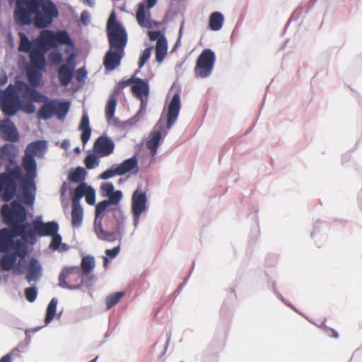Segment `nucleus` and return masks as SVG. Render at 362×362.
I'll return each mask as SVG.
<instances>
[{
    "label": "nucleus",
    "mask_w": 362,
    "mask_h": 362,
    "mask_svg": "<svg viewBox=\"0 0 362 362\" xmlns=\"http://www.w3.org/2000/svg\"><path fill=\"white\" fill-rule=\"evenodd\" d=\"M40 329H41V327H36V328H35V329H32V330H26V331H25V336H26V337H25V341H26V344H27V345H28V344H30V338H31V337H30V334H29V333H30V332H31L32 333H35V332H37V331H39Z\"/></svg>",
    "instance_id": "nucleus-60"
},
{
    "label": "nucleus",
    "mask_w": 362,
    "mask_h": 362,
    "mask_svg": "<svg viewBox=\"0 0 362 362\" xmlns=\"http://www.w3.org/2000/svg\"><path fill=\"white\" fill-rule=\"evenodd\" d=\"M49 48H52L49 44H45L39 47L38 51L32 52L30 54V69L44 70L46 65L45 53Z\"/></svg>",
    "instance_id": "nucleus-21"
},
{
    "label": "nucleus",
    "mask_w": 362,
    "mask_h": 362,
    "mask_svg": "<svg viewBox=\"0 0 362 362\" xmlns=\"http://www.w3.org/2000/svg\"><path fill=\"white\" fill-rule=\"evenodd\" d=\"M112 211L113 212V214H114V216L115 218H117V216L122 215V211L120 209H112Z\"/></svg>",
    "instance_id": "nucleus-64"
},
{
    "label": "nucleus",
    "mask_w": 362,
    "mask_h": 362,
    "mask_svg": "<svg viewBox=\"0 0 362 362\" xmlns=\"http://www.w3.org/2000/svg\"><path fill=\"white\" fill-rule=\"evenodd\" d=\"M42 70L29 68L27 72V77L31 86L37 87L40 85L42 78Z\"/></svg>",
    "instance_id": "nucleus-39"
},
{
    "label": "nucleus",
    "mask_w": 362,
    "mask_h": 362,
    "mask_svg": "<svg viewBox=\"0 0 362 362\" xmlns=\"http://www.w3.org/2000/svg\"><path fill=\"white\" fill-rule=\"evenodd\" d=\"M147 191L146 188L141 189L138 186L134 191L131 199V212L133 217V225L136 228L139 224L141 215L147 209Z\"/></svg>",
    "instance_id": "nucleus-10"
},
{
    "label": "nucleus",
    "mask_w": 362,
    "mask_h": 362,
    "mask_svg": "<svg viewBox=\"0 0 362 362\" xmlns=\"http://www.w3.org/2000/svg\"><path fill=\"white\" fill-rule=\"evenodd\" d=\"M35 88L36 87H33V90L30 94L29 100L32 101L33 103L47 102L48 100V98L45 95L36 90Z\"/></svg>",
    "instance_id": "nucleus-46"
},
{
    "label": "nucleus",
    "mask_w": 362,
    "mask_h": 362,
    "mask_svg": "<svg viewBox=\"0 0 362 362\" xmlns=\"http://www.w3.org/2000/svg\"><path fill=\"white\" fill-rule=\"evenodd\" d=\"M49 237H51L52 238L51 243L49 244V247L53 250H58L59 248L60 245L62 244V237L61 236L60 234H59L58 232H56V233H54L52 235H50Z\"/></svg>",
    "instance_id": "nucleus-49"
},
{
    "label": "nucleus",
    "mask_w": 362,
    "mask_h": 362,
    "mask_svg": "<svg viewBox=\"0 0 362 362\" xmlns=\"http://www.w3.org/2000/svg\"><path fill=\"white\" fill-rule=\"evenodd\" d=\"M57 303L58 299L57 298H53L49 303L46 309L45 318V323L46 325H49L56 315Z\"/></svg>",
    "instance_id": "nucleus-38"
},
{
    "label": "nucleus",
    "mask_w": 362,
    "mask_h": 362,
    "mask_svg": "<svg viewBox=\"0 0 362 362\" xmlns=\"http://www.w3.org/2000/svg\"><path fill=\"white\" fill-rule=\"evenodd\" d=\"M49 59L52 65H59L63 60L62 54L57 50L52 51L49 54Z\"/></svg>",
    "instance_id": "nucleus-50"
},
{
    "label": "nucleus",
    "mask_w": 362,
    "mask_h": 362,
    "mask_svg": "<svg viewBox=\"0 0 362 362\" xmlns=\"http://www.w3.org/2000/svg\"><path fill=\"white\" fill-rule=\"evenodd\" d=\"M124 292L119 291L107 296L105 299L107 310L110 309L112 307L116 305L119 301V300L124 296Z\"/></svg>",
    "instance_id": "nucleus-43"
},
{
    "label": "nucleus",
    "mask_w": 362,
    "mask_h": 362,
    "mask_svg": "<svg viewBox=\"0 0 362 362\" xmlns=\"http://www.w3.org/2000/svg\"><path fill=\"white\" fill-rule=\"evenodd\" d=\"M87 172L83 167L78 166L71 170L69 173V180L74 183L84 182Z\"/></svg>",
    "instance_id": "nucleus-35"
},
{
    "label": "nucleus",
    "mask_w": 362,
    "mask_h": 362,
    "mask_svg": "<svg viewBox=\"0 0 362 362\" xmlns=\"http://www.w3.org/2000/svg\"><path fill=\"white\" fill-rule=\"evenodd\" d=\"M141 101V105L137 113L133 116L132 118L127 121V123L131 126L134 125L137 123L141 118L142 115L144 114L146 107H147V100L148 96H143L141 98H139Z\"/></svg>",
    "instance_id": "nucleus-37"
},
{
    "label": "nucleus",
    "mask_w": 362,
    "mask_h": 362,
    "mask_svg": "<svg viewBox=\"0 0 362 362\" xmlns=\"http://www.w3.org/2000/svg\"><path fill=\"white\" fill-rule=\"evenodd\" d=\"M79 130L82 132L81 139L83 144H86L90 138L91 128L90 127L89 118L87 114L82 115L81 122L78 127Z\"/></svg>",
    "instance_id": "nucleus-28"
},
{
    "label": "nucleus",
    "mask_w": 362,
    "mask_h": 362,
    "mask_svg": "<svg viewBox=\"0 0 362 362\" xmlns=\"http://www.w3.org/2000/svg\"><path fill=\"white\" fill-rule=\"evenodd\" d=\"M19 37V51L30 54L32 52L38 51L39 47L45 44H49L52 47H57L59 45L74 46V42L66 30H59L54 33L50 30H45L41 33L40 38L34 42H31L23 33H20Z\"/></svg>",
    "instance_id": "nucleus-3"
},
{
    "label": "nucleus",
    "mask_w": 362,
    "mask_h": 362,
    "mask_svg": "<svg viewBox=\"0 0 362 362\" xmlns=\"http://www.w3.org/2000/svg\"><path fill=\"white\" fill-rule=\"evenodd\" d=\"M24 231L25 228L23 231L11 228L9 229L4 228L0 230V252H11L13 247L14 238L20 236L23 240Z\"/></svg>",
    "instance_id": "nucleus-14"
},
{
    "label": "nucleus",
    "mask_w": 362,
    "mask_h": 362,
    "mask_svg": "<svg viewBox=\"0 0 362 362\" xmlns=\"http://www.w3.org/2000/svg\"><path fill=\"white\" fill-rule=\"evenodd\" d=\"M8 81L7 76L6 74L1 75L0 76V85L3 86Z\"/></svg>",
    "instance_id": "nucleus-63"
},
{
    "label": "nucleus",
    "mask_w": 362,
    "mask_h": 362,
    "mask_svg": "<svg viewBox=\"0 0 362 362\" xmlns=\"http://www.w3.org/2000/svg\"><path fill=\"white\" fill-rule=\"evenodd\" d=\"M5 255L1 259V267L4 271H10L14 267L17 261L16 255L11 252H4Z\"/></svg>",
    "instance_id": "nucleus-33"
},
{
    "label": "nucleus",
    "mask_w": 362,
    "mask_h": 362,
    "mask_svg": "<svg viewBox=\"0 0 362 362\" xmlns=\"http://www.w3.org/2000/svg\"><path fill=\"white\" fill-rule=\"evenodd\" d=\"M22 262H23L21 260L18 261V262H16L14 267H13L12 269L13 272L17 274H21L23 273V269L22 268Z\"/></svg>",
    "instance_id": "nucleus-59"
},
{
    "label": "nucleus",
    "mask_w": 362,
    "mask_h": 362,
    "mask_svg": "<svg viewBox=\"0 0 362 362\" xmlns=\"http://www.w3.org/2000/svg\"><path fill=\"white\" fill-rule=\"evenodd\" d=\"M136 80V76L134 75L132 76L129 79H127V80H122L121 81L119 82L118 85L119 86L120 88H123L132 83L134 84V81Z\"/></svg>",
    "instance_id": "nucleus-58"
},
{
    "label": "nucleus",
    "mask_w": 362,
    "mask_h": 362,
    "mask_svg": "<svg viewBox=\"0 0 362 362\" xmlns=\"http://www.w3.org/2000/svg\"><path fill=\"white\" fill-rule=\"evenodd\" d=\"M84 163L87 168L93 169L98 166L100 161L95 154L90 153L86 157Z\"/></svg>",
    "instance_id": "nucleus-44"
},
{
    "label": "nucleus",
    "mask_w": 362,
    "mask_h": 362,
    "mask_svg": "<svg viewBox=\"0 0 362 362\" xmlns=\"http://www.w3.org/2000/svg\"><path fill=\"white\" fill-rule=\"evenodd\" d=\"M47 151V142L45 140H38L30 143L25 151L22 158V166L29 182H33L37 175V165L35 156L43 158Z\"/></svg>",
    "instance_id": "nucleus-5"
},
{
    "label": "nucleus",
    "mask_w": 362,
    "mask_h": 362,
    "mask_svg": "<svg viewBox=\"0 0 362 362\" xmlns=\"http://www.w3.org/2000/svg\"><path fill=\"white\" fill-rule=\"evenodd\" d=\"M95 233L97 238L101 240L114 242L117 239V236H119V239L121 240L124 233V225L122 221H117L115 231L109 232L104 229V233L103 234L98 232V230Z\"/></svg>",
    "instance_id": "nucleus-25"
},
{
    "label": "nucleus",
    "mask_w": 362,
    "mask_h": 362,
    "mask_svg": "<svg viewBox=\"0 0 362 362\" xmlns=\"http://www.w3.org/2000/svg\"><path fill=\"white\" fill-rule=\"evenodd\" d=\"M87 76V71L85 67L79 68L76 74V78L78 82H84Z\"/></svg>",
    "instance_id": "nucleus-56"
},
{
    "label": "nucleus",
    "mask_w": 362,
    "mask_h": 362,
    "mask_svg": "<svg viewBox=\"0 0 362 362\" xmlns=\"http://www.w3.org/2000/svg\"><path fill=\"white\" fill-rule=\"evenodd\" d=\"M21 100L16 87L9 84L0 95V107L4 114L8 117L15 115L19 111Z\"/></svg>",
    "instance_id": "nucleus-8"
},
{
    "label": "nucleus",
    "mask_w": 362,
    "mask_h": 362,
    "mask_svg": "<svg viewBox=\"0 0 362 362\" xmlns=\"http://www.w3.org/2000/svg\"><path fill=\"white\" fill-rule=\"evenodd\" d=\"M59 15L56 4L52 0H45L37 2V6L32 4L24 7L15 23L19 26L33 23L36 28L44 29L49 27Z\"/></svg>",
    "instance_id": "nucleus-2"
},
{
    "label": "nucleus",
    "mask_w": 362,
    "mask_h": 362,
    "mask_svg": "<svg viewBox=\"0 0 362 362\" xmlns=\"http://www.w3.org/2000/svg\"><path fill=\"white\" fill-rule=\"evenodd\" d=\"M95 266V259L93 255L83 256L81 259V269L83 275L88 276Z\"/></svg>",
    "instance_id": "nucleus-32"
},
{
    "label": "nucleus",
    "mask_w": 362,
    "mask_h": 362,
    "mask_svg": "<svg viewBox=\"0 0 362 362\" xmlns=\"http://www.w3.org/2000/svg\"><path fill=\"white\" fill-rule=\"evenodd\" d=\"M86 201L89 205L95 204V190L91 187L85 196Z\"/></svg>",
    "instance_id": "nucleus-52"
},
{
    "label": "nucleus",
    "mask_w": 362,
    "mask_h": 362,
    "mask_svg": "<svg viewBox=\"0 0 362 362\" xmlns=\"http://www.w3.org/2000/svg\"><path fill=\"white\" fill-rule=\"evenodd\" d=\"M0 362H11V353L4 355L1 359Z\"/></svg>",
    "instance_id": "nucleus-62"
},
{
    "label": "nucleus",
    "mask_w": 362,
    "mask_h": 362,
    "mask_svg": "<svg viewBox=\"0 0 362 362\" xmlns=\"http://www.w3.org/2000/svg\"><path fill=\"white\" fill-rule=\"evenodd\" d=\"M120 175H123L127 173H131L136 175L139 172V162L136 155L125 159L121 163L116 165Z\"/></svg>",
    "instance_id": "nucleus-24"
},
{
    "label": "nucleus",
    "mask_w": 362,
    "mask_h": 362,
    "mask_svg": "<svg viewBox=\"0 0 362 362\" xmlns=\"http://www.w3.org/2000/svg\"><path fill=\"white\" fill-rule=\"evenodd\" d=\"M74 57H75V56L74 54H71V55H69L66 59V64H64V65H68L70 66H73L74 69H75Z\"/></svg>",
    "instance_id": "nucleus-61"
},
{
    "label": "nucleus",
    "mask_w": 362,
    "mask_h": 362,
    "mask_svg": "<svg viewBox=\"0 0 362 362\" xmlns=\"http://www.w3.org/2000/svg\"><path fill=\"white\" fill-rule=\"evenodd\" d=\"M81 25L87 26L90 23V13L88 11H83L80 17Z\"/></svg>",
    "instance_id": "nucleus-55"
},
{
    "label": "nucleus",
    "mask_w": 362,
    "mask_h": 362,
    "mask_svg": "<svg viewBox=\"0 0 362 362\" xmlns=\"http://www.w3.org/2000/svg\"><path fill=\"white\" fill-rule=\"evenodd\" d=\"M117 99L115 95H111L106 105L105 115L108 123L111 122L115 112Z\"/></svg>",
    "instance_id": "nucleus-41"
},
{
    "label": "nucleus",
    "mask_w": 362,
    "mask_h": 362,
    "mask_svg": "<svg viewBox=\"0 0 362 362\" xmlns=\"http://www.w3.org/2000/svg\"><path fill=\"white\" fill-rule=\"evenodd\" d=\"M13 85L16 87V91L20 95V98L29 100L30 94L33 90V86L31 87L25 82L20 80H17L15 84Z\"/></svg>",
    "instance_id": "nucleus-31"
},
{
    "label": "nucleus",
    "mask_w": 362,
    "mask_h": 362,
    "mask_svg": "<svg viewBox=\"0 0 362 362\" xmlns=\"http://www.w3.org/2000/svg\"><path fill=\"white\" fill-rule=\"evenodd\" d=\"M80 269L76 266H71L64 267L59 274L58 286L62 288L73 290H79L81 288L83 279L81 283L77 285H70L67 283L66 279L72 274H78Z\"/></svg>",
    "instance_id": "nucleus-22"
},
{
    "label": "nucleus",
    "mask_w": 362,
    "mask_h": 362,
    "mask_svg": "<svg viewBox=\"0 0 362 362\" xmlns=\"http://www.w3.org/2000/svg\"><path fill=\"white\" fill-rule=\"evenodd\" d=\"M23 204L18 199V201H12L10 205L4 204L1 207V214L3 221L11 229L23 231L24 228L27 230L28 228V213Z\"/></svg>",
    "instance_id": "nucleus-4"
},
{
    "label": "nucleus",
    "mask_w": 362,
    "mask_h": 362,
    "mask_svg": "<svg viewBox=\"0 0 362 362\" xmlns=\"http://www.w3.org/2000/svg\"><path fill=\"white\" fill-rule=\"evenodd\" d=\"M29 182L26 173L23 174L20 165L16 168H11V165L6 166L5 171L0 173V199L6 203L11 201L20 186L22 194L18 196V199L26 206H33L37 192L35 179H33L31 183Z\"/></svg>",
    "instance_id": "nucleus-1"
},
{
    "label": "nucleus",
    "mask_w": 362,
    "mask_h": 362,
    "mask_svg": "<svg viewBox=\"0 0 362 362\" xmlns=\"http://www.w3.org/2000/svg\"><path fill=\"white\" fill-rule=\"evenodd\" d=\"M163 133L164 136L168 134V131L165 130L164 127L163 112L162 113L159 120L153 127L146 143V146L149 149L151 156L152 157L155 156L157 153L158 148L163 139Z\"/></svg>",
    "instance_id": "nucleus-12"
},
{
    "label": "nucleus",
    "mask_w": 362,
    "mask_h": 362,
    "mask_svg": "<svg viewBox=\"0 0 362 362\" xmlns=\"http://www.w3.org/2000/svg\"><path fill=\"white\" fill-rule=\"evenodd\" d=\"M120 196V193H117L112 198L100 202L96 204L93 226V230L95 233L98 230V232L100 233L101 234L104 233V228L103 227V217L101 216V214L107 209L108 206L111 205L116 206L119 204V203L121 202Z\"/></svg>",
    "instance_id": "nucleus-13"
},
{
    "label": "nucleus",
    "mask_w": 362,
    "mask_h": 362,
    "mask_svg": "<svg viewBox=\"0 0 362 362\" xmlns=\"http://www.w3.org/2000/svg\"><path fill=\"white\" fill-rule=\"evenodd\" d=\"M19 110H21L27 114H33L35 111V106L32 101H25L21 99Z\"/></svg>",
    "instance_id": "nucleus-45"
},
{
    "label": "nucleus",
    "mask_w": 362,
    "mask_h": 362,
    "mask_svg": "<svg viewBox=\"0 0 362 362\" xmlns=\"http://www.w3.org/2000/svg\"><path fill=\"white\" fill-rule=\"evenodd\" d=\"M132 93L136 96L137 98H141L143 96H148L149 94V86L147 81L136 78L132 86Z\"/></svg>",
    "instance_id": "nucleus-26"
},
{
    "label": "nucleus",
    "mask_w": 362,
    "mask_h": 362,
    "mask_svg": "<svg viewBox=\"0 0 362 362\" xmlns=\"http://www.w3.org/2000/svg\"><path fill=\"white\" fill-rule=\"evenodd\" d=\"M119 252H120V246L118 245L117 247H115L112 249H107L105 250V254L107 257H109L110 258H115V257L117 256V255L119 253Z\"/></svg>",
    "instance_id": "nucleus-57"
},
{
    "label": "nucleus",
    "mask_w": 362,
    "mask_h": 362,
    "mask_svg": "<svg viewBox=\"0 0 362 362\" xmlns=\"http://www.w3.org/2000/svg\"><path fill=\"white\" fill-rule=\"evenodd\" d=\"M91 186L88 185L85 182L78 184L74 189L72 197V204H80V200L86 196Z\"/></svg>",
    "instance_id": "nucleus-34"
},
{
    "label": "nucleus",
    "mask_w": 362,
    "mask_h": 362,
    "mask_svg": "<svg viewBox=\"0 0 362 362\" xmlns=\"http://www.w3.org/2000/svg\"><path fill=\"white\" fill-rule=\"evenodd\" d=\"M107 35L110 47L124 51L127 44V33L121 23L117 21L116 13L112 11L107 23Z\"/></svg>",
    "instance_id": "nucleus-7"
},
{
    "label": "nucleus",
    "mask_w": 362,
    "mask_h": 362,
    "mask_svg": "<svg viewBox=\"0 0 362 362\" xmlns=\"http://www.w3.org/2000/svg\"><path fill=\"white\" fill-rule=\"evenodd\" d=\"M168 51V42L167 39H161L158 42H156V59L158 63L163 62Z\"/></svg>",
    "instance_id": "nucleus-36"
},
{
    "label": "nucleus",
    "mask_w": 362,
    "mask_h": 362,
    "mask_svg": "<svg viewBox=\"0 0 362 362\" xmlns=\"http://www.w3.org/2000/svg\"><path fill=\"white\" fill-rule=\"evenodd\" d=\"M37 296V290L35 286H31L25 289V296L29 302L35 300Z\"/></svg>",
    "instance_id": "nucleus-51"
},
{
    "label": "nucleus",
    "mask_w": 362,
    "mask_h": 362,
    "mask_svg": "<svg viewBox=\"0 0 362 362\" xmlns=\"http://www.w3.org/2000/svg\"><path fill=\"white\" fill-rule=\"evenodd\" d=\"M18 154V149L13 144H6L0 148V160L6 163L5 167L11 165V168H16L19 165L16 161Z\"/></svg>",
    "instance_id": "nucleus-16"
},
{
    "label": "nucleus",
    "mask_w": 362,
    "mask_h": 362,
    "mask_svg": "<svg viewBox=\"0 0 362 362\" xmlns=\"http://www.w3.org/2000/svg\"><path fill=\"white\" fill-rule=\"evenodd\" d=\"M152 52V47H146L141 54V56L139 57V69L142 68L146 62L151 57Z\"/></svg>",
    "instance_id": "nucleus-48"
},
{
    "label": "nucleus",
    "mask_w": 362,
    "mask_h": 362,
    "mask_svg": "<svg viewBox=\"0 0 362 362\" xmlns=\"http://www.w3.org/2000/svg\"><path fill=\"white\" fill-rule=\"evenodd\" d=\"M0 136L6 141L17 142L19 134L14 123L9 119L0 121Z\"/></svg>",
    "instance_id": "nucleus-18"
},
{
    "label": "nucleus",
    "mask_w": 362,
    "mask_h": 362,
    "mask_svg": "<svg viewBox=\"0 0 362 362\" xmlns=\"http://www.w3.org/2000/svg\"><path fill=\"white\" fill-rule=\"evenodd\" d=\"M148 34L151 40H156L157 42H158L162 38L166 39L164 34H163L160 31H148Z\"/></svg>",
    "instance_id": "nucleus-53"
},
{
    "label": "nucleus",
    "mask_w": 362,
    "mask_h": 362,
    "mask_svg": "<svg viewBox=\"0 0 362 362\" xmlns=\"http://www.w3.org/2000/svg\"><path fill=\"white\" fill-rule=\"evenodd\" d=\"M103 196L104 197H107L108 199L114 197L117 193H120L121 200L123 197V193L121 190L115 191L114 185L112 182H104L101 185L100 187Z\"/></svg>",
    "instance_id": "nucleus-40"
},
{
    "label": "nucleus",
    "mask_w": 362,
    "mask_h": 362,
    "mask_svg": "<svg viewBox=\"0 0 362 362\" xmlns=\"http://www.w3.org/2000/svg\"><path fill=\"white\" fill-rule=\"evenodd\" d=\"M83 217V208L80 204H72L71 223L75 228L81 227Z\"/></svg>",
    "instance_id": "nucleus-30"
},
{
    "label": "nucleus",
    "mask_w": 362,
    "mask_h": 362,
    "mask_svg": "<svg viewBox=\"0 0 362 362\" xmlns=\"http://www.w3.org/2000/svg\"><path fill=\"white\" fill-rule=\"evenodd\" d=\"M224 16L219 11H215L211 13L209 19V26L213 31L220 30L223 25Z\"/></svg>",
    "instance_id": "nucleus-29"
},
{
    "label": "nucleus",
    "mask_w": 362,
    "mask_h": 362,
    "mask_svg": "<svg viewBox=\"0 0 362 362\" xmlns=\"http://www.w3.org/2000/svg\"><path fill=\"white\" fill-rule=\"evenodd\" d=\"M157 1L158 0H144L143 2L139 4L136 18L140 26L151 28V24L148 21H146V17L147 16H150V11L148 10L156 5Z\"/></svg>",
    "instance_id": "nucleus-15"
},
{
    "label": "nucleus",
    "mask_w": 362,
    "mask_h": 362,
    "mask_svg": "<svg viewBox=\"0 0 362 362\" xmlns=\"http://www.w3.org/2000/svg\"><path fill=\"white\" fill-rule=\"evenodd\" d=\"M119 175V171L116 165H112L110 168L105 170L99 175L101 180H108L114 176Z\"/></svg>",
    "instance_id": "nucleus-47"
},
{
    "label": "nucleus",
    "mask_w": 362,
    "mask_h": 362,
    "mask_svg": "<svg viewBox=\"0 0 362 362\" xmlns=\"http://www.w3.org/2000/svg\"><path fill=\"white\" fill-rule=\"evenodd\" d=\"M181 107L180 96L179 93H175L168 106L167 113V129H170L176 122L179 116L180 110Z\"/></svg>",
    "instance_id": "nucleus-17"
},
{
    "label": "nucleus",
    "mask_w": 362,
    "mask_h": 362,
    "mask_svg": "<svg viewBox=\"0 0 362 362\" xmlns=\"http://www.w3.org/2000/svg\"><path fill=\"white\" fill-rule=\"evenodd\" d=\"M216 62L215 52L211 49H205L198 57L194 67L197 78H205L211 76Z\"/></svg>",
    "instance_id": "nucleus-11"
},
{
    "label": "nucleus",
    "mask_w": 362,
    "mask_h": 362,
    "mask_svg": "<svg viewBox=\"0 0 362 362\" xmlns=\"http://www.w3.org/2000/svg\"><path fill=\"white\" fill-rule=\"evenodd\" d=\"M28 228L23 234V240L30 245L35 244L37 237H49L59 232V226L55 221L44 222L42 216H37L31 223H27Z\"/></svg>",
    "instance_id": "nucleus-6"
},
{
    "label": "nucleus",
    "mask_w": 362,
    "mask_h": 362,
    "mask_svg": "<svg viewBox=\"0 0 362 362\" xmlns=\"http://www.w3.org/2000/svg\"><path fill=\"white\" fill-rule=\"evenodd\" d=\"M19 1L20 0H16V8L13 11V18L15 21H16L20 13L23 11V9L24 8V0L21 1L20 2V4Z\"/></svg>",
    "instance_id": "nucleus-54"
},
{
    "label": "nucleus",
    "mask_w": 362,
    "mask_h": 362,
    "mask_svg": "<svg viewBox=\"0 0 362 362\" xmlns=\"http://www.w3.org/2000/svg\"><path fill=\"white\" fill-rule=\"evenodd\" d=\"M124 52L110 47L103 59V64L107 71H113L120 65Z\"/></svg>",
    "instance_id": "nucleus-20"
},
{
    "label": "nucleus",
    "mask_w": 362,
    "mask_h": 362,
    "mask_svg": "<svg viewBox=\"0 0 362 362\" xmlns=\"http://www.w3.org/2000/svg\"><path fill=\"white\" fill-rule=\"evenodd\" d=\"M42 272L41 263L37 259L33 257L28 264L25 279L29 284L36 283L40 280Z\"/></svg>",
    "instance_id": "nucleus-23"
},
{
    "label": "nucleus",
    "mask_w": 362,
    "mask_h": 362,
    "mask_svg": "<svg viewBox=\"0 0 362 362\" xmlns=\"http://www.w3.org/2000/svg\"><path fill=\"white\" fill-rule=\"evenodd\" d=\"M44 103L38 111L39 118L44 120L50 119L53 115H56L59 120H64L70 108V103L68 101L48 99Z\"/></svg>",
    "instance_id": "nucleus-9"
},
{
    "label": "nucleus",
    "mask_w": 362,
    "mask_h": 362,
    "mask_svg": "<svg viewBox=\"0 0 362 362\" xmlns=\"http://www.w3.org/2000/svg\"><path fill=\"white\" fill-rule=\"evenodd\" d=\"M115 146L114 141L110 137L102 135L95 140L93 149L100 156H107L113 153Z\"/></svg>",
    "instance_id": "nucleus-19"
},
{
    "label": "nucleus",
    "mask_w": 362,
    "mask_h": 362,
    "mask_svg": "<svg viewBox=\"0 0 362 362\" xmlns=\"http://www.w3.org/2000/svg\"><path fill=\"white\" fill-rule=\"evenodd\" d=\"M74 66L61 65L58 71L59 79L61 84L67 86L71 81L74 76Z\"/></svg>",
    "instance_id": "nucleus-27"
},
{
    "label": "nucleus",
    "mask_w": 362,
    "mask_h": 362,
    "mask_svg": "<svg viewBox=\"0 0 362 362\" xmlns=\"http://www.w3.org/2000/svg\"><path fill=\"white\" fill-rule=\"evenodd\" d=\"M26 244L23 240H16L14 241L13 250H15L14 254L17 256L21 257V258H25V257L28 255V250Z\"/></svg>",
    "instance_id": "nucleus-42"
}]
</instances>
